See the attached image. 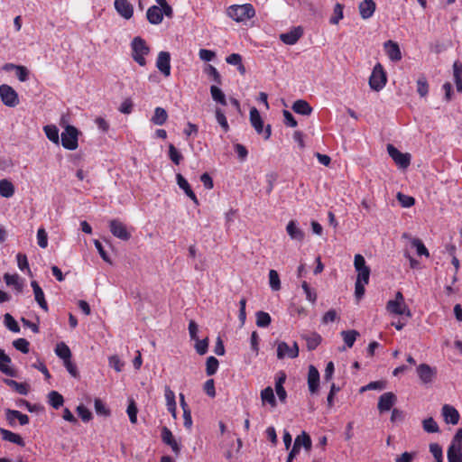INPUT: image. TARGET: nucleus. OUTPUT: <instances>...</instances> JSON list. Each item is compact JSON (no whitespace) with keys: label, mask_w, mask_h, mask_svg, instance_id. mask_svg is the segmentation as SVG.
<instances>
[{"label":"nucleus","mask_w":462,"mask_h":462,"mask_svg":"<svg viewBox=\"0 0 462 462\" xmlns=\"http://www.w3.org/2000/svg\"><path fill=\"white\" fill-rule=\"evenodd\" d=\"M226 15L241 23L253 18L255 15V10L251 4L233 5L227 8Z\"/></svg>","instance_id":"1"},{"label":"nucleus","mask_w":462,"mask_h":462,"mask_svg":"<svg viewBox=\"0 0 462 462\" xmlns=\"http://www.w3.org/2000/svg\"><path fill=\"white\" fill-rule=\"evenodd\" d=\"M132 58L140 66L146 65L145 56L148 55L150 48L147 46L145 41L139 36L133 39L131 43Z\"/></svg>","instance_id":"2"},{"label":"nucleus","mask_w":462,"mask_h":462,"mask_svg":"<svg viewBox=\"0 0 462 462\" xmlns=\"http://www.w3.org/2000/svg\"><path fill=\"white\" fill-rule=\"evenodd\" d=\"M79 131L73 125H66L64 131L60 134V142L62 146L69 151H74L79 145Z\"/></svg>","instance_id":"3"},{"label":"nucleus","mask_w":462,"mask_h":462,"mask_svg":"<svg viewBox=\"0 0 462 462\" xmlns=\"http://www.w3.org/2000/svg\"><path fill=\"white\" fill-rule=\"evenodd\" d=\"M250 123L258 134H263V138L265 140L270 138L272 134V127L270 125H267L265 128H263V121L259 111L255 107H252L250 109Z\"/></svg>","instance_id":"4"},{"label":"nucleus","mask_w":462,"mask_h":462,"mask_svg":"<svg viewBox=\"0 0 462 462\" xmlns=\"http://www.w3.org/2000/svg\"><path fill=\"white\" fill-rule=\"evenodd\" d=\"M387 81L385 71L380 63H377L369 78V86L373 90L380 91Z\"/></svg>","instance_id":"5"},{"label":"nucleus","mask_w":462,"mask_h":462,"mask_svg":"<svg viewBox=\"0 0 462 462\" xmlns=\"http://www.w3.org/2000/svg\"><path fill=\"white\" fill-rule=\"evenodd\" d=\"M354 266L357 272V277L356 282L368 283L370 277V267L366 265L365 260L363 255L357 254L355 255Z\"/></svg>","instance_id":"6"},{"label":"nucleus","mask_w":462,"mask_h":462,"mask_svg":"<svg viewBox=\"0 0 462 462\" xmlns=\"http://www.w3.org/2000/svg\"><path fill=\"white\" fill-rule=\"evenodd\" d=\"M0 98L3 104L8 107H15L19 104L17 92L7 84L0 86Z\"/></svg>","instance_id":"7"},{"label":"nucleus","mask_w":462,"mask_h":462,"mask_svg":"<svg viewBox=\"0 0 462 462\" xmlns=\"http://www.w3.org/2000/svg\"><path fill=\"white\" fill-rule=\"evenodd\" d=\"M387 152L394 162L399 165L401 168H407L411 162V156L409 153L401 152L393 144L387 145Z\"/></svg>","instance_id":"8"},{"label":"nucleus","mask_w":462,"mask_h":462,"mask_svg":"<svg viewBox=\"0 0 462 462\" xmlns=\"http://www.w3.org/2000/svg\"><path fill=\"white\" fill-rule=\"evenodd\" d=\"M299 356V346L296 342L292 346H290L286 342H280L277 346V357L278 359L296 358Z\"/></svg>","instance_id":"9"},{"label":"nucleus","mask_w":462,"mask_h":462,"mask_svg":"<svg viewBox=\"0 0 462 462\" xmlns=\"http://www.w3.org/2000/svg\"><path fill=\"white\" fill-rule=\"evenodd\" d=\"M109 227L113 236L121 240L127 241L131 236L125 226L117 219L111 220L109 223Z\"/></svg>","instance_id":"10"},{"label":"nucleus","mask_w":462,"mask_h":462,"mask_svg":"<svg viewBox=\"0 0 462 462\" xmlns=\"http://www.w3.org/2000/svg\"><path fill=\"white\" fill-rule=\"evenodd\" d=\"M417 374L422 383H431L433 378L436 376L437 369L427 364H420L417 367Z\"/></svg>","instance_id":"11"},{"label":"nucleus","mask_w":462,"mask_h":462,"mask_svg":"<svg viewBox=\"0 0 462 462\" xmlns=\"http://www.w3.org/2000/svg\"><path fill=\"white\" fill-rule=\"evenodd\" d=\"M156 67L165 77L171 75V55L168 51L159 52Z\"/></svg>","instance_id":"12"},{"label":"nucleus","mask_w":462,"mask_h":462,"mask_svg":"<svg viewBox=\"0 0 462 462\" xmlns=\"http://www.w3.org/2000/svg\"><path fill=\"white\" fill-rule=\"evenodd\" d=\"M397 398L392 392L383 393L379 397L377 408L380 412L388 411L395 404Z\"/></svg>","instance_id":"13"},{"label":"nucleus","mask_w":462,"mask_h":462,"mask_svg":"<svg viewBox=\"0 0 462 462\" xmlns=\"http://www.w3.org/2000/svg\"><path fill=\"white\" fill-rule=\"evenodd\" d=\"M162 440L164 444L170 446L171 448L172 452L178 456L180 452V446L175 439L172 432L167 427H162Z\"/></svg>","instance_id":"14"},{"label":"nucleus","mask_w":462,"mask_h":462,"mask_svg":"<svg viewBox=\"0 0 462 462\" xmlns=\"http://www.w3.org/2000/svg\"><path fill=\"white\" fill-rule=\"evenodd\" d=\"M386 310L394 315H405L408 318L411 317V312L405 302H395L389 300L386 303Z\"/></svg>","instance_id":"15"},{"label":"nucleus","mask_w":462,"mask_h":462,"mask_svg":"<svg viewBox=\"0 0 462 462\" xmlns=\"http://www.w3.org/2000/svg\"><path fill=\"white\" fill-rule=\"evenodd\" d=\"M442 417L446 423L457 425L459 421V413L458 411L449 404H444L441 410Z\"/></svg>","instance_id":"16"},{"label":"nucleus","mask_w":462,"mask_h":462,"mask_svg":"<svg viewBox=\"0 0 462 462\" xmlns=\"http://www.w3.org/2000/svg\"><path fill=\"white\" fill-rule=\"evenodd\" d=\"M115 8L125 19H130L134 14L133 5L127 0H115Z\"/></svg>","instance_id":"17"},{"label":"nucleus","mask_w":462,"mask_h":462,"mask_svg":"<svg viewBox=\"0 0 462 462\" xmlns=\"http://www.w3.org/2000/svg\"><path fill=\"white\" fill-rule=\"evenodd\" d=\"M303 31L300 27H295L288 32L282 33L280 40L288 45L295 44L302 36Z\"/></svg>","instance_id":"18"},{"label":"nucleus","mask_w":462,"mask_h":462,"mask_svg":"<svg viewBox=\"0 0 462 462\" xmlns=\"http://www.w3.org/2000/svg\"><path fill=\"white\" fill-rule=\"evenodd\" d=\"M383 47L391 60L398 61L402 59V52L397 42L389 40L384 42Z\"/></svg>","instance_id":"19"},{"label":"nucleus","mask_w":462,"mask_h":462,"mask_svg":"<svg viewBox=\"0 0 462 462\" xmlns=\"http://www.w3.org/2000/svg\"><path fill=\"white\" fill-rule=\"evenodd\" d=\"M319 385V373L314 365L309 366L308 372V386L311 393H315Z\"/></svg>","instance_id":"20"},{"label":"nucleus","mask_w":462,"mask_h":462,"mask_svg":"<svg viewBox=\"0 0 462 462\" xmlns=\"http://www.w3.org/2000/svg\"><path fill=\"white\" fill-rule=\"evenodd\" d=\"M376 8V5L374 0H364L358 5L360 16L366 20L373 16Z\"/></svg>","instance_id":"21"},{"label":"nucleus","mask_w":462,"mask_h":462,"mask_svg":"<svg viewBox=\"0 0 462 462\" xmlns=\"http://www.w3.org/2000/svg\"><path fill=\"white\" fill-rule=\"evenodd\" d=\"M177 184L178 186L185 192V194L196 204L199 205V200L197 199V196L191 189L189 182L187 180L180 174L178 173L176 175Z\"/></svg>","instance_id":"22"},{"label":"nucleus","mask_w":462,"mask_h":462,"mask_svg":"<svg viewBox=\"0 0 462 462\" xmlns=\"http://www.w3.org/2000/svg\"><path fill=\"white\" fill-rule=\"evenodd\" d=\"M31 286L33 290L34 299L36 302L44 311H48V304L45 300L44 292L42 289L40 287L39 283L36 281H32Z\"/></svg>","instance_id":"23"},{"label":"nucleus","mask_w":462,"mask_h":462,"mask_svg":"<svg viewBox=\"0 0 462 462\" xmlns=\"http://www.w3.org/2000/svg\"><path fill=\"white\" fill-rule=\"evenodd\" d=\"M0 434L2 436V439L5 441H9V442L16 444L20 447L25 446L24 440L17 433H14V432L5 430L4 428H0Z\"/></svg>","instance_id":"24"},{"label":"nucleus","mask_w":462,"mask_h":462,"mask_svg":"<svg viewBox=\"0 0 462 462\" xmlns=\"http://www.w3.org/2000/svg\"><path fill=\"white\" fill-rule=\"evenodd\" d=\"M286 231L292 240L301 242L305 237L304 232L297 226L296 222L293 220L287 224Z\"/></svg>","instance_id":"25"},{"label":"nucleus","mask_w":462,"mask_h":462,"mask_svg":"<svg viewBox=\"0 0 462 462\" xmlns=\"http://www.w3.org/2000/svg\"><path fill=\"white\" fill-rule=\"evenodd\" d=\"M147 20L152 24H159L162 22V12L158 5H152L148 8L146 13Z\"/></svg>","instance_id":"26"},{"label":"nucleus","mask_w":462,"mask_h":462,"mask_svg":"<svg viewBox=\"0 0 462 462\" xmlns=\"http://www.w3.org/2000/svg\"><path fill=\"white\" fill-rule=\"evenodd\" d=\"M11 363V358L7 356L3 349L0 348V371L8 375L15 376V372L8 365Z\"/></svg>","instance_id":"27"},{"label":"nucleus","mask_w":462,"mask_h":462,"mask_svg":"<svg viewBox=\"0 0 462 462\" xmlns=\"http://www.w3.org/2000/svg\"><path fill=\"white\" fill-rule=\"evenodd\" d=\"M293 447H297V449H300L303 447L307 451H310L312 447V441L310 435L302 431L301 434L298 435L294 440Z\"/></svg>","instance_id":"28"},{"label":"nucleus","mask_w":462,"mask_h":462,"mask_svg":"<svg viewBox=\"0 0 462 462\" xmlns=\"http://www.w3.org/2000/svg\"><path fill=\"white\" fill-rule=\"evenodd\" d=\"M292 110L296 114L303 116H310L312 113V107L307 101L303 99L296 100L292 105Z\"/></svg>","instance_id":"29"},{"label":"nucleus","mask_w":462,"mask_h":462,"mask_svg":"<svg viewBox=\"0 0 462 462\" xmlns=\"http://www.w3.org/2000/svg\"><path fill=\"white\" fill-rule=\"evenodd\" d=\"M168 118V114L166 110L162 107H156L154 110V114L151 118L152 123L156 125H162Z\"/></svg>","instance_id":"30"},{"label":"nucleus","mask_w":462,"mask_h":462,"mask_svg":"<svg viewBox=\"0 0 462 462\" xmlns=\"http://www.w3.org/2000/svg\"><path fill=\"white\" fill-rule=\"evenodd\" d=\"M55 354L64 362L71 358V351L64 342L57 344L55 347Z\"/></svg>","instance_id":"31"},{"label":"nucleus","mask_w":462,"mask_h":462,"mask_svg":"<svg viewBox=\"0 0 462 462\" xmlns=\"http://www.w3.org/2000/svg\"><path fill=\"white\" fill-rule=\"evenodd\" d=\"M14 194V186L8 180H0V195L4 198H11Z\"/></svg>","instance_id":"32"},{"label":"nucleus","mask_w":462,"mask_h":462,"mask_svg":"<svg viewBox=\"0 0 462 462\" xmlns=\"http://www.w3.org/2000/svg\"><path fill=\"white\" fill-rule=\"evenodd\" d=\"M261 399L263 403H269L272 407L276 406V399L273 393V390L271 386H268L262 390L261 392Z\"/></svg>","instance_id":"33"},{"label":"nucleus","mask_w":462,"mask_h":462,"mask_svg":"<svg viewBox=\"0 0 462 462\" xmlns=\"http://www.w3.org/2000/svg\"><path fill=\"white\" fill-rule=\"evenodd\" d=\"M44 133L47 138L52 143L59 144L60 137H59V129L56 125H48L43 127Z\"/></svg>","instance_id":"34"},{"label":"nucleus","mask_w":462,"mask_h":462,"mask_svg":"<svg viewBox=\"0 0 462 462\" xmlns=\"http://www.w3.org/2000/svg\"><path fill=\"white\" fill-rule=\"evenodd\" d=\"M49 403L54 408L59 409L63 405V396L56 391H51L48 394Z\"/></svg>","instance_id":"35"},{"label":"nucleus","mask_w":462,"mask_h":462,"mask_svg":"<svg viewBox=\"0 0 462 462\" xmlns=\"http://www.w3.org/2000/svg\"><path fill=\"white\" fill-rule=\"evenodd\" d=\"M4 280L8 286H14L18 291H22L23 284L20 282L18 274L5 273L4 275Z\"/></svg>","instance_id":"36"},{"label":"nucleus","mask_w":462,"mask_h":462,"mask_svg":"<svg viewBox=\"0 0 462 462\" xmlns=\"http://www.w3.org/2000/svg\"><path fill=\"white\" fill-rule=\"evenodd\" d=\"M303 337L306 340L309 350H314L321 342V337L318 333L305 335Z\"/></svg>","instance_id":"37"},{"label":"nucleus","mask_w":462,"mask_h":462,"mask_svg":"<svg viewBox=\"0 0 462 462\" xmlns=\"http://www.w3.org/2000/svg\"><path fill=\"white\" fill-rule=\"evenodd\" d=\"M422 428L427 433L439 432V427L432 417L427 418L422 420Z\"/></svg>","instance_id":"38"},{"label":"nucleus","mask_w":462,"mask_h":462,"mask_svg":"<svg viewBox=\"0 0 462 462\" xmlns=\"http://www.w3.org/2000/svg\"><path fill=\"white\" fill-rule=\"evenodd\" d=\"M344 342L347 347H352L359 333L356 330H344L341 332Z\"/></svg>","instance_id":"39"},{"label":"nucleus","mask_w":462,"mask_h":462,"mask_svg":"<svg viewBox=\"0 0 462 462\" xmlns=\"http://www.w3.org/2000/svg\"><path fill=\"white\" fill-rule=\"evenodd\" d=\"M256 325L259 328H266L271 324L272 319L269 313L264 311H257L256 314Z\"/></svg>","instance_id":"40"},{"label":"nucleus","mask_w":462,"mask_h":462,"mask_svg":"<svg viewBox=\"0 0 462 462\" xmlns=\"http://www.w3.org/2000/svg\"><path fill=\"white\" fill-rule=\"evenodd\" d=\"M210 93H211V97L214 101H216L223 106L226 105V96L218 87L211 86Z\"/></svg>","instance_id":"41"},{"label":"nucleus","mask_w":462,"mask_h":462,"mask_svg":"<svg viewBox=\"0 0 462 462\" xmlns=\"http://www.w3.org/2000/svg\"><path fill=\"white\" fill-rule=\"evenodd\" d=\"M219 365L218 360L215 356H209L206 362V374L208 376L215 374Z\"/></svg>","instance_id":"42"},{"label":"nucleus","mask_w":462,"mask_h":462,"mask_svg":"<svg viewBox=\"0 0 462 462\" xmlns=\"http://www.w3.org/2000/svg\"><path fill=\"white\" fill-rule=\"evenodd\" d=\"M269 284L273 291H277L281 289V281L278 273L275 270L269 272Z\"/></svg>","instance_id":"43"},{"label":"nucleus","mask_w":462,"mask_h":462,"mask_svg":"<svg viewBox=\"0 0 462 462\" xmlns=\"http://www.w3.org/2000/svg\"><path fill=\"white\" fill-rule=\"evenodd\" d=\"M344 6L343 5L337 3L334 6V15L330 17L329 23L331 24H337L341 19L344 17L343 13Z\"/></svg>","instance_id":"44"},{"label":"nucleus","mask_w":462,"mask_h":462,"mask_svg":"<svg viewBox=\"0 0 462 462\" xmlns=\"http://www.w3.org/2000/svg\"><path fill=\"white\" fill-rule=\"evenodd\" d=\"M447 457L448 462H462V456L455 448V445L450 444L447 451Z\"/></svg>","instance_id":"45"},{"label":"nucleus","mask_w":462,"mask_h":462,"mask_svg":"<svg viewBox=\"0 0 462 462\" xmlns=\"http://www.w3.org/2000/svg\"><path fill=\"white\" fill-rule=\"evenodd\" d=\"M4 318H5V325L6 326V328L9 330H11L12 332H14V333H18L20 331V327H19L18 323L16 322V320L14 319V317L11 314L6 313V314H5Z\"/></svg>","instance_id":"46"},{"label":"nucleus","mask_w":462,"mask_h":462,"mask_svg":"<svg viewBox=\"0 0 462 462\" xmlns=\"http://www.w3.org/2000/svg\"><path fill=\"white\" fill-rule=\"evenodd\" d=\"M411 245L416 248L418 255H424L426 257L430 256V253L424 244L419 238H413L411 240Z\"/></svg>","instance_id":"47"},{"label":"nucleus","mask_w":462,"mask_h":462,"mask_svg":"<svg viewBox=\"0 0 462 462\" xmlns=\"http://www.w3.org/2000/svg\"><path fill=\"white\" fill-rule=\"evenodd\" d=\"M417 91L420 97H426L429 93V85L425 77H420L417 80Z\"/></svg>","instance_id":"48"},{"label":"nucleus","mask_w":462,"mask_h":462,"mask_svg":"<svg viewBox=\"0 0 462 462\" xmlns=\"http://www.w3.org/2000/svg\"><path fill=\"white\" fill-rule=\"evenodd\" d=\"M301 287H302V289H303V291H304V292L306 294V299L310 302L314 304L316 302V300H317V293H316V291L313 289H311L310 287V285L308 284V282H305V281L301 283Z\"/></svg>","instance_id":"49"},{"label":"nucleus","mask_w":462,"mask_h":462,"mask_svg":"<svg viewBox=\"0 0 462 462\" xmlns=\"http://www.w3.org/2000/svg\"><path fill=\"white\" fill-rule=\"evenodd\" d=\"M169 157L171 160V162L176 165H179L183 158L181 153L171 143L169 145Z\"/></svg>","instance_id":"50"},{"label":"nucleus","mask_w":462,"mask_h":462,"mask_svg":"<svg viewBox=\"0 0 462 462\" xmlns=\"http://www.w3.org/2000/svg\"><path fill=\"white\" fill-rule=\"evenodd\" d=\"M13 346L15 349L21 351L23 354H27L29 352L30 343L25 338H18L13 342Z\"/></svg>","instance_id":"51"},{"label":"nucleus","mask_w":462,"mask_h":462,"mask_svg":"<svg viewBox=\"0 0 462 462\" xmlns=\"http://www.w3.org/2000/svg\"><path fill=\"white\" fill-rule=\"evenodd\" d=\"M397 199L403 208H410L414 205L415 199L408 195L402 192H398Z\"/></svg>","instance_id":"52"},{"label":"nucleus","mask_w":462,"mask_h":462,"mask_svg":"<svg viewBox=\"0 0 462 462\" xmlns=\"http://www.w3.org/2000/svg\"><path fill=\"white\" fill-rule=\"evenodd\" d=\"M204 72L209 76V77H212L214 81L217 83V84H221V76L219 74V72L217 71V69L212 66V65H207L204 69Z\"/></svg>","instance_id":"53"},{"label":"nucleus","mask_w":462,"mask_h":462,"mask_svg":"<svg viewBox=\"0 0 462 462\" xmlns=\"http://www.w3.org/2000/svg\"><path fill=\"white\" fill-rule=\"evenodd\" d=\"M37 243L42 248H46L48 246V236L43 227L39 228L37 231Z\"/></svg>","instance_id":"54"},{"label":"nucleus","mask_w":462,"mask_h":462,"mask_svg":"<svg viewBox=\"0 0 462 462\" xmlns=\"http://www.w3.org/2000/svg\"><path fill=\"white\" fill-rule=\"evenodd\" d=\"M94 406L97 415L108 416L110 414L109 410L106 407L105 403L100 399H95Z\"/></svg>","instance_id":"55"},{"label":"nucleus","mask_w":462,"mask_h":462,"mask_svg":"<svg viewBox=\"0 0 462 462\" xmlns=\"http://www.w3.org/2000/svg\"><path fill=\"white\" fill-rule=\"evenodd\" d=\"M195 340H196L195 349H196L197 353L200 356L205 355L208 352V339L204 338V339L200 340L198 338Z\"/></svg>","instance_id":"56"},{"label":"nucleus","mask_w":462,"mask_h":462,"mask_svg":"<svg viewBox=\"0 0 462 462\" xmlns=\"http://www.w3.org/2000/svg\"><path fill=\"white\" fill-rule=\"evenodd\" d=\"M216 119H217V123L221 125L223 130L225 132H227L229 129V125H228L226 117L225 114L219 108H217L216 110Z\"/></svg>","instance_id":"57"},{"label":"nucleus","mask_w":462,"mask_h":462,"mask_svg":"<svg viewBox=\"0 0 462 462\" xmlns=\"http://www.w3.org/2000/svg\"><path fill=\"white\" fill-rule=\"evenodd\" d=\"M77 412L81 420L85 422L89 421L92 418V413L90 411L82 404L77 407Z\"/></svg>","instance_id":"58"},{"label":"nucleus","mask_w":462,"mask_h":462,"mask_svg":"<svg viewBox=\"0 0 462 462\" xmlns=\"http://www.w3.org/2000/svg\"><path fill=\"white\" fill-rule=\"evenodd\" d=\"M127 414L129 416V420L133 424L137 422V407L134 401H131L127 407Z\"/></svg>","instance_id":"59"},{"label":"nucleus","mask_w":462,"mask_h":462,"mask_svg":"<svg viewBox=\"0 0 462 462\" xmlns=\"http://www.w3.org/2000/svg\"><path fill=\"white\" fill-rule=\"evenodd\" d=\"M109 365L114 368L116 372H121L124 366V363L120 360L117 356H112L108 359Z\"/></svg>","instance_id":"60"},{"label":"nucleus","mask_w":462,"mask_h":462,"mask_svg":"<svg viewBox=\"0 0 462 462\" xmlns=\"http://www.w3.org/2000/svg\"><path fill=\"white\" fill-rule=\"evenodd\" d=\"M199 56L204 61H211L216 57V52L207 49H200Z\"/></svg>","instance_id":"61"},{"label":"nucleus","mask_w":462,"mask_h":462,"mask_svg":"<svg viewBox=\"0 0 462 462\" xmlns=\"http://www.w3.org/2000/svg\"><path fill=\"white\" fill-rule=\"evenodd\" d=\"M16 258H17V264H18L19 269L22 271L26 269V270H28L29 273H31L26 255L23 254H18Z\"/></svg>","instance_id":"62"},{"label":"nucleus","mask_w":462,"mask_h":462,"mask_svg":"<svg viewBox=\"0 0 462 462\" xmlns=\"http://www.w3.org/2000/svg\"><path fill=\"white\" fill-rule=\"evenodd\" d=\"M282 114H283V116H284V124L287 126H290V127H296L297 126V125H298L297 121L295 120L294 116H292V114L290 111L283 110Z\"/></svg>","instance_id":"63"},{"label":"nucleus","mask_w":462,"mask_h":462,"mask_svg":"<svg viewBox=\"0 0 462 462\" xmlns=\"http://www.w3.org/2000/svg\"><path fill=\"white\" fill-rule=\"evenodd\" d=\"M15 71L16 76L21 82H24L28 79L29 70L26 67L19 65Z\"/></svg>","instance_id":"64"}]
</instances>
